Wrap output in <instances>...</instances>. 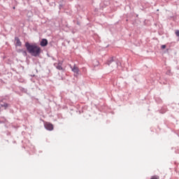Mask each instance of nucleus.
<instances>
[{
  "label": "nucleus",
  "mask_w": 179,
  "mask_h": 179,
  "mask_svg": "<svg viewBox=\"0 0 179 179\" xmlns=\"http://www.w3.org/2000/svg\"><path fill=\"white\" fill-rule=\"evenodd\" d=\"M25 47L32 57H38L41 54V48L36 44H29V42H27L25 43Z\"/></svg>",
  "instance_id": "f257e3e1"
},
{
  "label": "nucleus",
  "mask_w": 179,
  "mask_h": 179,
  "mask_svg": "<svg viewBox=\"0 0 179 179\" xmlns=\"http://www.w3.org/2000/svg\"><path fill=\"white\" fill-rule=\"evenodd\" d=\"M45 128L48 129V131H52L54 129V125L50 122L45 123Z\"/></svg>",
  "instance_id": "f03ea898"
},
{
  "label": "nucleus",
  "mask_w": 179,
  "mask_h": 179,
  "mask_svg": "<svg viewBox=\"0 0 179 179\" xmlns=\"http://www.w3.org/2000/svg\"><path fill=\"white\" fill-rule=\"evenodd\" d=\"M69 66L74 73H76V75H79V68L76 66V65H74V66L72 68V65L69 64Z\"/></svg>",
  "instance_id": "7ed1b4c3"
},
{
  "label": "nucleus",
  "mask_w": 179,
  "mask_h": 179,
  "mask_svg": "<svg viewBox=\"0 0 179 179\" xmlns=\"http://www.w3.org/2000/svg\"><path fill=\"white\" fill-rule=\"evenodd\" d=\"M41 47H45L48 45V41L45 38L42 39L41 41Z\"/></svg>",
  "instance_id": "20e7f679"
},
{
  "label": "nucleus",
  "mask_w": 179,
  "mask_h": 179,
  "mask_svg": "<svg viewBox=\"0 0 179 179\" xmlns=\"http://www.w3.org/2000/svg\"><path fill=\"white\" fill-rule=\"evenodd\" d=\"M15 40L16 41L15 45L20 47L22 45V42L20 41V39H19V38L17 37H15Z\"/></svg>",
  "instance_id": "39448f33"
},
{
  "label": "nucleus",
  "mask_w": 179,
  "mask_h": 179,
  "mask_svg": "<svg viewBox=\"0 0 179 179\" xmlns=\"http://www.w3.org/2000/svg\"><path fill=\"white\" fill-rule=\"evenodd\" d=\"M0 106L3 107L4 109L6 110L7 108L9 107V104H8L7 103H0Z\"/></svg>",
  "instance_id": "423d86ee"
},
{
  "label": "nucleus",
  "mask_w": 179,
  "mask_h": 179,
  "mask_svg": "<svg viewBox=\"0 0 179 179\" xmlns=\"http://www.w3.org/2000/svg\"><path fill=\"white\" fill-rule=\"evenodd\" d=\"M57 69L59 71H62L64 69L62 68V64L59 63L58 65L56 66Z\"/></svg>",
  "instance_id": "0eeeda50"
},
{
  "label": "nucleus",
  "mask_w": 179,
  "mask_h": 179,
  "mask_svg": "<svg viewBox=\"0 0 179 179\" xmlns=\"http://www.w3.org/2000/svg\"><path fill=\"white\" fill-rule=\"evenodd\" d=\"M160 178L159 177V176H153L151 177L150 179H159Z\"/></svg>",
  "instance_id": "6e6552de"
},
{
  "label": "nucleus",
  "mask_w": 179,
  "mask_h": 179,
  "mask_svg": "<svg viewBox=\"0 0 179 179\" xmlns=\"http://www.w3.org/2000/svg\"><path fill=\"white\" fill-rule=\"evenodd\" d=\"M113 62V59H111L110 60H108L106 64H107V65H110V64H112Z\"/></svg>",
  "instance_id": "1a4fd4ad"
},
{
  "label": "nucleus",
  "mask_w": 179,
  "mask_h": 179,
  "mask_svg": "<svg viewBox=\"0 0 179 179\" xmlns=\"http://www.w3.org/2000/svg\"><path fill=\"white\" fill-rule=\"evenodd\" d=\"M175 34H176V35L177 36V37H179V30H176V31H175Z\"/></svg>",
  "instance_id": "9d476101"
},
{
  "label": "nucleus",
  "mask_w": 179,
  "mask_h": 179,
  "mask_svg": "<svg viewBox=\"0 0 179 179\" xmlns=\"http://www.w3.org/2000/svg\"><path fill=\"white\" fill-rule=\"evenodd\" d=\"M161 48H162V50L166 49V45H162L161 46Z\"/></svg>",
  "instance_id": "9b49d317"
},
{
  "label": "nucleus",
  "mask_w": 179,
  "mask_h": 179,
  "mask_svg": "<svg viewBox=\"0 0 179 179\" xmlns=\"http://www.w3.org/2000/svg\"><path fill=\"white\" fill-rule=\"evenodd\" d=\"M24 54H27L26 51H24Z\"/></svg>",
  "instance_id": "f8f14e48"
},
{
  "label": "nucleus",
  "mask_w": 179,
  "mask_h": 179,
  "mask_svg": "<svg viewBox=\"0 0 179 179\" xmlns=\"http://www.w3.org/2000/svg\"><path fill=\"white\" fill-rule=\"evenodd\" d=\"M13 9H15V7H13Z\"/></svg>",
  "instance_id": "ddd939ff"
}]
</instances>
